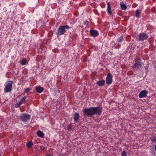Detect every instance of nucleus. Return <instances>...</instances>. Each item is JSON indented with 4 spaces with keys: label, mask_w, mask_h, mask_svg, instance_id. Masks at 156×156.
<instances>
[{
    "label": "nucleus",
    "mask_w": 156,
    "mask_h": 156,
    "mask_svg": "<svg viewBox=\"0 0 156 156\" xmlns=\"http://www.w3.org/2000/svg\"><path fill=\"white\" fill-rule=\"evenodd\" d=\"M102 108L100 106L93 107L83 109V112L86 116L88 117L94 115H100L102 113Z\"/></svg>",
    "instance_id": "1"
},
{
    "label": "nucleus",
    "mask_w": 156,
    "mask_h": 156,
    "mask_svg": "<svg viewBox=\"0 0 156 156\" xmlns=\"http://www.w3.org/2000/svg\"><path fill=\"white\" fill-rule=\"evenodd\" d=\"M70 27L68 25L60 26L56 33L58 36H60L64 34L66 31V29H69Z\"/></svg>",
    "instance_id": "2"
},
{
    "label": "nucleus",
    "mask_w": 156,
    "mask_h": 156,
    "mask_svg": "<svg viewBox=\"0 0 156 156\" xmlns=\"http://www.w3.org/2000/svg\"><path fill=\"white\" fill-rule=\"evenodd\" d=\"M13 84V82L12 81H9L5 83L4 89L5 93H9L11 91Z\"/></svg>",
    "instance_id": "3"
},
{
    "label": "nucleus",
    "mask_w": 156,
    "mask_h": 156,
    "mask_svg": "<svg viewBox=\"0 0 156 156\" xmlns=\"http://www.w3.org/2000/svg\"><path fill=\"white\" fill-rule=\"evenodd\" d=\"M30 115L26 113H23L20 115V120L23 122H27L30 119Z\"/></svg>",
    "instance_id": "4"
},
{
    "label": "nucleus",
    "mask_w": 156,
    "mask_h": 156,
    "mask_svg": "<svg viewBox=\"0 0 156 156\" xmlns=\"http://www.w3.org/2000/svg\"><path fill=\"white\" fill-rule=\"evenodd\" d=\"M138 37L139 41H143L147 39L148 35L146 33H142L139 34L138 35Z\"/></svg>",
    "instance_id": "5"
},
{
    "label": "nucleus",
    "mask_w": 156,
    "mask_h": 156,
    "mask_svg": "<svg viewBox=\"0 0 156 156\" xmlns=\"http://www.w3.org/2000/svg\"><path fill=\"white\" fill-rule=\"evenodd\" d=\"M134 64L135 68L140 69L144 65V64L141 62L140 59H136Z\"/></svg>",
    "instance_id": "6"
},
{
    "label": "nucleus",
    "mask_w": 156,
    "mask_h": 156,
    "mask_svg": "<svg viewBox=\"0 0 156 156\" xmlns=\"http://www.w3.org/2000/svg\"><path fill=\"white\" fill-rule=\"evenodd\" d=\"M106 83L107 84L109 85L111 84L112 81V75L109 73L108 74L106 79Z\"/></svg>",
    "instance_id": "7"
},
{
    "label": "nucleus",
    "mask_w": 156,
    "mask_h": 156,
    "mask_svg": "<svg viewBox=\"0 0 156 156\" xmlns=\"http://www.w3.org/2000/svg\"><path fill=\"white\" fill-rule=\"evenodd\" d=\"M148 94V92L146 90H143L140 92L139 95L140 98L146 97Z\"/></svg>",
    "instance_id": "8"
},
{
    "label": "nucleus",
    "mask_w": 156,
    "mask_h": 156,
    "mask_svg": "<svg viewBox=\"0 0 156 156\" xmlns=\"http://www.w3.org/2000/svg\"><path fill=\"white\" fill-rule=\"evenodd\" d=\"M90 33L91 36L94 37H97L99 35L98 32L94 30L91 29L90 30Z\"/></svg>",
    "instance_id": "9"
},
{
    "label": "nucleus",
    "mask_w": 156,
    "mask_h": 156,
    "mask_svg": "<svg viewBox=\"0 0 156 156\" xmlns=\"http://www.w3.org/2000/svg\"><path fill=\"white\" fill-rule=\"evenodd\" d=\"M107 12L108 14L111 15L112 14V11L111 10V7L110 5L109 2L107 3Z\"/></svg>",
    "instance_id": "10"
},
{
    "label": "nucleus",
    "mask_w": 156,
    "mask_h": 156,
    "mask_svg": "<svg viewBox=\"0 0 156 156\" xmlns=\"http://www.w3.org/2000/svg\"><path fill=\"white\" fill-rule=\"evenodd\" d=\"M79 114L78 113L76 112L75 113L73 119L75 122H77L79 119Z\"/></svg>",
    "instance_id": "11"
},
{
    "label": "nucleus",
    "mask_w": 156,
    "mask_h": 156,
    "mask_svg": "<svg viewBox=\"0 0 156 156\" xmlns=\"http://www.w3.org/2000/svg\"><path fill=\"white\" fill-rule=\"evenodd\" d=\"M105 83V80H101L98 81L97 83V84L100 87L104 85Z\"/></svg>",
    "instance_id": "12"
},
{
    "label": "nucleus",
    "mask_w": 156,
    "mask_h": 156,
    "mask_svg": "<svg viewBox=\"0 0 156 156\" xmlns=\"http://www.w3.org/2000/svg\"><path fill=\"white\" fill-rule=\"evenodd\" d=\"M36 90L37 92L41 93L43 91L44 88L43 87L39 86L36 88Z\"/></svg>",
    "instance_id": "13"
},
{
    "label": "nucleus",
    "mask_w": 156,
    "mask_h": 156,
    "mask_svg": "<svg viewBox=\"0 0 156 156\" xmlns=\"http://www.w3.org/2000/svg\"><path fill=\"white\" fill-rule=\"evenodd\" d=\"M120 5L122 10H125L127 8L126 6L123 2H120Z\"/></svg>",
    "instance_id": "14"
},
{
    "label": "nucleus",
    "mask_w": 156,
    "mask_h": 156,
    "mask_svg": "<svg viewBox=\"0 0 156 156\" xmlns=\"http://www.w3.org/2000/svg\"><path fill=\"white\" fill-rule=\"evenodd\" d=\"M37 134L38 136L41 138L43 137L44 136V133L40 130L38 131L37 132Z\"/></svg>",
    "instance_id": "15"
},
{
    "label": "nucleus",
    "mask_w": 156,
    "mask_h": 156,
    "mask_svg": "<svg viewBox=\"0 0 156 156\" xmlns=\"http://www.w3.org/2000/svg\"><path fill=\"white\" fill-rule=\"evenodd\" d=\"M27 62V60L25 58L22 59L20 61V63L22 65H25Z\"/></svg>",
    "instance_id": "16"
},
{
    "label": "nucleus",
    "mask_w": 156,
    "mask_h": 156,
    "mask_svg": "<svg viewBox=\"0 0 156 156\" xmlns=\"http://www.w3.org/2000/svg\"><path fill=\"white\" fill-rule=\"evenodd\" d=\"M141 12V11L140 10L137 9L136 10L135 16L136 17L138 18L139 17Z\"/></svg>",
    "instance_id": "17"
},
{
    "label": "nucleus",
    "mask_w": 156,
    "mask_h": 156,
    "mask_svg": "<svg viewBox=\"0 0 156 156\" xmlns=\"http://www.w3.org/2000/svg\"><path fill=\"white\" fill-rule=\"evenodd\" d=\"M27 98V96H24L21 99H20V101L22 103V104L25 103L26 102V100Z\"/></svg>",
    "instance_id": "18"
},
{
    "label": "nucleus",
    "mask_w": 156,
    "mask_h": 156,
    "mask_svg": "<svg viewBox=\"0 0 156 156\" xmlns=\"http://www.w3.org/2000/svg\"><path fill=\"white\" fill-rule=\"evenodd\" d=\"M124 38L123 36L120 37L118 39L117 42L121 43L123 40Z\"/></svg>",
    "instance_id": "19"
},
{
    "label": "nucleus",
    "mask_w": 156,
    "mask_h": 156,
    "mask_svg": "<svg viewBox=\"0 0 156 156\" xmlns=\"http://www.w3.org/2000/svg\"><path fill=\"white\" fill-rule=\"evenodd\" d=\"M22 103H21L20 101H19L17 103H16L15 105V107L16 108H18L22 104Z\"/></svg>",
    "instance_id": "20"
},
{
    "label": "nucleus",
    "mask_w": 156,
    "mask_h": 156,
    "mask_svg": "<svg viewBox=\"0 0 156 156\" xmlns=\"http://www.w3.org/2000/svg\"><path fill=\"white\" fill-rule=\"evenodd\" d=\"M33 145V144L32 142H29L27 143V146L28 147H30Z\"/></svg>",
    "instance_id": "21"
},
{
    "label": "nucleus",
    "mask_w": 156,
    "mask_h": 156,
    "mask_svg": "<svg viewBox=\"0 0 156 156\" xmlns=\"http://www.w3.org/2000/svg\"><path fill=\"white\" fill-rule=\"evenodd\" d=\"M72 126L71 124H70L67 127V129L69 131H71L72 130Z\"/></svg>",
    "instance_id": "22"
},
{
    "label": "nucleus",
    "mask_w": 156,
    "mask_h": 156,
    "mask_svg": "<svg viewBox=\"0 0 156 156\" xmlns=\"http://www.w3.org/2000/svg\"><path fill=\"white\" fill-rule=\"evenodd\" d=\"M121 156H127V153L125 151H123L122 152Z\"/></svg>",
    "instance_id": "23"
},
{
    "label": "nucleus",
    "mask_w": 156,
    "mask_h": 156,
    "mask_svg": "<svg viewBox=\"0 0 156 156\" xmlns=\"http://www.w3.org/2000/svg\"><path fill=\"white\" fill-rule=\"evenodd\" d=\"M151 140L153 142H156V136H152L151 138Z\"/></svg>",
    "instance_id": "24"
},
{
    "label": "nucleus",
    "mask_w": 156,
    "mask_h": 156,
    "mask_svg": "<svg viewBox=\"0 0 156 156\" xmlns=\"http://www.w3.org/2000/svg\"><path fill=\"white\" fill-rule=\"evenodd\" d=\"M30 89L29 88H25L24 89V92L26 93H28L30 91Z\"/></svg>",
    "instance_id": "25"
},
{
    "label": "nucleus",
    "mask_w": 156,
    "mask_h": 156,
    "mask_svg": "<svg viewBox=\"0 0 156 156\" xmlns=\"http://www.w3.org/2000/svg\"><path fill=\"white\" fill-rule=\"evenodd\" d=\"M84 24H86L87 26L88 25V22L87 21H86Z\"/></svg>",
    "instance_id": "26"
},
{
    "label": "nucleus",
    "mask_w": 156,
    "mask_h": 156,
    "mask_svg": "<svg viewBox=\"0 0 156 156\" xmlns=\"http://www.w3.org/2000/svg\"><path fill=\"white\" fill-rule=\"evenodd\" d=\"M45 147L42 146L41 147V148L42 150L45 149Z\"/></svg>",
    "instance_id": "27"
},
{
    "label": "nucleus",
    "mask_w": 156,
    "mask_h": 156,
    "mask_svg": "<svg viewBox=\"0 0 156 156\" xmlns=\"http://www.w3.org/2000/svg\"><path fill=\"white\" fill-rule=\"evenodd\" d=\"M46 156H53V155H52L48 154V155H47Z\"/></svg>",
    "instance_id": "28"
},
{
    "label": "nucleus",
    "mask_w": 156,
    "mask_h": 156,
    "mask_svg": "<svg viewBox=\"0 0 156 156\" xmlns=\"http://www.w3.org/2000/svg\"><path fill=\"white\" fill-rule=\"evenodd\" d=\"M154 148H155V150L156 151V144Z\"/></svg>",
    "instance_id": "29"
}]
</instances>
